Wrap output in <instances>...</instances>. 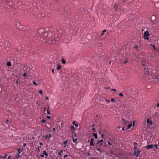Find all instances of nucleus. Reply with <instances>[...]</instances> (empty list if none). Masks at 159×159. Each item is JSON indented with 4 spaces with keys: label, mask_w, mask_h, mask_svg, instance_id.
Wrapping results in <instances>:
<instances>
[{
    "label": "nucleus",
    "mask_w": 159,
    "mask_h": 159,
    "mask_svg": "<svg viewBox=\"0 0 159 159\" xmlns=\"http://www.w3.org/2000/svg\"><path fill=\"white\" fill-rule=\"evenodd\" d=\"M154 147H155V148H158V145H157V144H155L154 145Z\"/></svg>",
    "instance_id": "obj_36"
},
{
    "label": "nucleus",
    "mask_w": 159,
    "mask_h": 159,
    "mask_svg": "<svg viewBox=\"0 0 159 159\" xmlns=\"http://www.w3.org/2000/svg\"><path fill=\"white\" fill-rule=\"evenodd\" d=\"M118 7H119V5L117 4H116L114 5V6L113 7V8L116 11V10H118Z\"/></svg>",
    "instance_id": "obj_12"
},
{
    "label": "nucleus",
    "mask_w": 159,
    "mask_h": 159,
    "mask_svg": "<svg viewBox=\"0 0 159 159\" xmlns=\"http://www.w3.org/2000/svg\"><path fill=\"white\" fill-rule=\"evenodd\" d=\"M63 152V150H61L60 152H58V154L59 156H61L62 155V153Z\"/></svg>",
    "instance_id": "obj_20"
},
{
    "label": "nucleus",
    "mask_w": 159,
    "mask_h": 159,
    "mask_svg": "<svg viewBox=\"0 0 159 159\" xmlns=\"http://www.w3.org/2000/svg\"><path fill=\"white\" fill-rule=\"evenodd\" d=\"M39 93L40 94H43V92H42V91L41 90H39Z\"/></svg>",
    "instance_id": "obj_32"
},
{
    "label": "nucleus",
    "mask_w": 159,
    "mask_h": 159,
    "mask_svg": "<svg viewBox=\"0 0 159 159\" xmlns=\"http://www.w3.org/2000/svg\"><path fill=\"white\" fill-rule=\"evenodd\" d=\"M52 72L53 73H54V69H52Z\"/></svg>",
    "instance_id": "obj_49"
},
{
    "label": "nucleus",
    "mask_w": 159,
    "mask_h": 159,
    "mask_svg": "<svg viewBox=\"0 0 159 159\" xmlns=\"http://www.w3.org/2000/svg\"><path fill=\"white\" fill-rule=\"evenodd\" d=\"M11 157V156H9L7 158V159H9V158Z\"/></svg>",
    "instance_id": "obj_57"
},
{
    "label": "nucleus",
    "mask_w": 159,
    "mask_h": 159,
    "mask_svg": "<svg viewBox=\"0 0 159 159\" xmlns=\"http://www.w3.org/2000/svg\"><path fill=\"white\" fill-rule=\"evenodd\" d=\"M40 157H44V155L43 154H41L40 155Z\"/></svg>",
    "instance_id": "obj_44"
},
{
    "label": "nucleus",
    "mask_w": 159,
    "mask_h": 159,
    "mask_svg": "<svg viewBox=\"0 0 159 159\" xmlns=\"http://www.w3.org/2000/svg\"><path fill=\"white\" fill-rule=\"evenodd\" d=\"M77 140V139H74V138H73V141L74 143H76Z\"/></svg>",
    "instance_id": "obj_26"
},
{
    "label": "nucleus",
    "mask_w": 159,
    "mask_h": 159,
    "mask_svg": "<svg viewBox=\"0 0 159 159\" xmlns=\"http://www.w3.org/2000/svg\"><path fill=\"white\" fill-rule=\"evenodd\" d=\"M133 144L135 146H136V145L137 144V143L136 142H134L133 143Z\"/></svg>",
    "instance_id": "obj_40"
},
{
    "label": "nucleus",
    "mask_w": 159,
    "mask_h": 159,
    "mask_svg": "<svg viewBox=\"0 0 159 159\" xmlns=\"http://www.w3.org/2000/svg\"><path fill=\"white\" fill-rule=\"evenodd\" d=\"M67 156H68L67 155V154L65 155L64 156V158H65L66 157H67Z\"/></svg>",
    "instance_id": "obj_43"
},
{
    "label": "nucleus",
    "mask_w": 159,
    "mask_h": 159,
    "mask_svg": "<svg viewBox=\"0 0 159 159\" xmlns=\"http://www.w3.org/2000/svg\"><path fill=\"white\" fill-rule=\"evenodd\" d=\"M142 61L143 62V66L144 68L145 69L149 68H148V67H146L145 66V59H143L142 60Z\"/></svg>",
    "instance_id": "obj_8"
},
{
    "label": "nucleus",
    "mask_w": 159,
    "mask_h": 159,
    "mask_svg": "<svg viewBox=\"0 0 159 159\" xmlns=\"http://www.w3.org/2000/svg\"><path fill=\"white\" fill-rule=\"evenodd\" d=\"M127 61H125L124 62V64H125V63H127Z\"/></svg>",
    "instance_id": "obj_64"
},
{
    "label": "nucleus",
    "mask_w": 159,
    "mask_h": 159,
    "mask_svg": "<svg viewBox=\"0 0 159 159\" xmlns=\"http://www.w3.org/2000/svg\"><path fill=\"white\" fill-rule=\"evenodd\" d=\"M134 48H137L138 50H139V49H138V46H135V47H134Z\"/></svg>",
    "instance_id": "obj_45"
},
{
    "label": "nucleus",
    "mask_w": 159,
    "mask_h": 159,
    "mask_svg": "<svg viewBox=\"0 0 159 159\" xmlns=\"http://www.w3.org/2000/svg\"><path fill=\"white\" fill-rule=\"evenodd\" d=\"M46 107H45L43 111H45L46 110Z\"/></svg>",
    "instance_id": "obj_61"
},
{
    "label": "nucleus",
    "mask_w": 159,
    "mask_h": 159,
    "mask_svg": "<svg viewBox=\"0 0 159 159\" xmlns=\"http://www.w3.org/2000/svg\"><path fill=\"white\" fill-rule=\"evenodd\" d=\"M7 154L5 155L4 156H0V157L1 158H3V159H6V158L7 157Z\"/></svg>",
    "instance_id": "obj_17"
},
{
    "label": "nucleus",
    "mask_w": 159,
    "mask_h": 159,
    "mask_svg": "<svg viewBox=\"0 0 159 159\" xmlns=\"http://www.w3.org/2000/svg\"><path fill=\"white\" fill-rule=\"evenodd\" d=\"M17 27L18 26L20 25V24L18 23V24H17Z\"/></svg>",
    "instance_id": "obj_62"
},
{
    "label": "nucleus",
    "mask_w": 159,
    "mask_h": 159,
    "mask_svg": "<svg viewBox=\"0 0 159 159\" xmlns=\"http://www.w3.org/2000/svg\"><path fill=\"white\" fill-rule=\"evenodd\" d=\"M43 155H44L46 157H48V153L47 152H46V151H44L43 152Z\"/></svg>",
    "instance_id": "obj_13"
},
{
    "label": "nucleus",
    "mask_w": 159,
    "mask_h": 159,
    "mask_svg": "<svg viewBox=\"0 0 159 159\" xmlns=\"http://www.w3.org/2000/svg\"><path fill=\"white\" fill-rule=\"evenodd\" d=\"M47 118H48V119H49L50 118V116H47Z\"/></svg>",
    "instance_id": "obj_53"
},
{
    "label": "nucleus",
    "mask_w": 159,
    "mask_h": 159,
    "mask_svg": "<svg viewBox=\"0 0 159 159\" xmlns=\"http://www.w3.org/2000/svg\"><path fill=\"white\" fill-rule=\"evenodd\" d=\"M9 122V120H7L6 121V123H7Z\"/></svg>",
    "instance_id": "obj_52"
},
{
    "label": "nucleus",
    "mask_w": 159,
    "mask_h": 159,
    "mask_svg": "<svg viewBox=\"0 0 159 159\" xmlns=\"http://www.w3.org/2000/svg\"><path fill=\"white\" fill-rule=\"evenodd\" d=\"M134 154L135 155V156L137 157H138L140 153L141 152V151L140 150H138L137 149V146H134Z\"/></svg>",
    "instance_id": "obj_2"
},
{
    "label": "nucleus",
    "mask_w": 159,
    "mask_h": 159,
    "mask_svg": "<svg viewBox=\"0 0 159 159\" xmlns=\"http://www.w3.org/2000/svg\"><path fill=\"white\" fill-rule=\"evenodd\" d=\"M52 35V33L49 31V28H41L38 32L37 36L40 40L43 43H45L48 39L50 38Z\"/></svg>",
    "instance_id": "obj_1"
},
{
    "label": "nucleus",
    "mask_w": 159,
    "mask_h": 159,
    "mask_svg": "<svg viewBox=\"0 0 159 159\" xmlns=\"http://www.w3.org/2000/svg\"><path fill=\"white\" fill-rule=\"evenodd\" d=\"M150 46H151L152 47L154 50L156 49L155 47V45L154 44H150Z\"/></svg>",
    "instance_id": "obj_25"
},
{
    "label": "nucleus",
    "mask_w": 159,
    "mask_h": 159,
    "mask_svg": "<svg viewBox=\"0 0 159 159\" xmlns=\"http://www.w3.org/2000/svg\"><path fill=\"white\" fill-rule=\"evenodd\" d=\"M125 126H124V127H123L122 128V130H125Z\"/></svg>",
    "instance_id": "obj_55"
},
{
    "label": "nucleus",
    "mask_w": 159,
    "mask_h": 159,
    "mask_svg": "<svg viewBox=\"0 0 159 159\" xmlns=\"http://www.w3.org/2000/svg\"><path fill=\"white\" fill-rule=\"evenodd\" d=\"M21 153V151L19 149H17V152L15 156V159H18V158L20 157V154Z\"/></svg>",
    "instance_id": "obj_5"
},
{
    "label": "nucleus",
    "mask_w": 159,
    "mask_h": 159,
    "mask_svg": "<svg viewBox=\"0 0 159 159\" xmlns=\"http://www.w3.org/2000/svg\"><path fill=\"white\" fill-rule=\"evenodd\" d=\"M107 31V30H103L102 31V33L101 34V36L103 35L104 34V33L106 32Z\"/></svg>",
    "instance_id": "obj_24"
},
{
    "label": "nucleus",
    "mask_w": 159,
    "mask_h": 159,
    "mask_svg": "<svg viewBox=\"0 0 159 159\" xmlns=\"http://www.w3.org/2000/svg\"><path fill=\"white\" fill-rule=\"evenodd\" d=\"M93 137H94L96 139H97L98 135L97 134L94 133L93 134Z\"/></svg>",
    "instance_id": "obj_19"
},
{
    "label": "nucleus",
    "mask_w": 159,
    "mask_h": 159,
    "mask_svg": "<svg viewBox=\"0 0 159 159\" xmlns=\"http://www.w3.org/2000/svg\"><path fill=\"white\" fill-rule=\"evenodd\" d=\"M61 65L59 64H58L57 66V70H60L61 69Z\"/></svg>",
    "instance_id": "obj_14"
},
{
    "label": "nucleus",
    "mask_w": 159,
    "mask_h": 159,
    "mask_svg": "<svg viewBox=\"0 0 159 159\" xmlns=\"http://www.w3.org/2000/svg\"><path fill=\"white\" fill-rule=\"evenodd\" d=\"M119 95L120 96H124V95L121 93H119Z\"/></svg>",
    "instance_id": "obj_29"
},
{
    "label": "nucleus",
    "mask_w": 159,
    "mask_h": 159,
    "mask_svg": "<svg viewBox=\"0 0 159 159\" xmlns=\"http://www.w3.org/2000/svg\"><path fill=\"white\" fill-rule=\"evenodd\" d=\"M33 83L34 84L35 86H36L37 85L36 82L35 81H33Z\"/></svg>",
    "instance_id": "obj_27"
},
{
    "label": "nucleus",
    "mask_w": 159,
    "mask_h": 159,
    "mask_svg": "<svg viewBox=\"0 0 159 159\" xmlns=\"http://www.w3.org/2000/svg\"><path fill=\"white\" fill-rule=\"evenodd\" d=\"M18 81L17 80H16V83L17 84H18Z\"/></svg>",
    "instance_id": "obj_59"
},
{
    "label": "nucleus",
    "mask_w": 159,
    "mask_h": 159,
    "mask_svg": "<svg viewBox=\"0 0 159 159\" xmlns=\"http://www.w3.org/2000/svg\"><path fill=\"white\" fill-rule=\"evenodd\" d=\"M121 120L123 121L124 126L125 127H126L129 123L128 121L127 120H125L124 119H122Z\"/></svg>",
    "instance_id": "obj_9"
},
{
    "label": "nucleus",
    "mask_w": 159,
    "mask_h": 159,
    "mask_svg": "<svg viewBox=\"0 0 159 159\" xmlns=\"http://www.w3.org/2000/svg\"><path fill=\"white\" fill-rule=\"evenodd\" d=\"M132 123L131 122V123L129 124L128 125V127L126 129H129L131 128V127H132Z\"/></svg>",
    "instance_id": "obj_15"
},
{
    "label": "nucleus",
    "mask_w": 159,
    "mask_h": 159,
    "mask_svg": "<svg viewBox=\"0 0 159 159\" xmlns=\"http://www.w3.org/2000/svg\"><path fill=\"white\" fill-rule=\"evenodd\" d=\"M144 36L143 38L144 39L148 40L149 39V36L150 35V34L148 31H145L143 33Z\"/></svg>",
    "instance_id": "obj_3"
},
{
    "label": "nucleus",
    "mask_w": 159,
    "mask_h": 159,
    "mask_svg": "<svg viewBox=\"0 0 159 159\" xmlns=\"http://www.w3.org/2000/svg\"><path fill=\"white\" fill-rule=\"evenodd\" d=\"M67 141H64L63 143L64 145H66L67 144Z\"/></svg>",
    "instance_id": "obj_28"
},
{
    "label": "nucleus",
    "mask_w": 159,
    "mask_h": 159,
    "mask_svg": "<svg viewBox=\"0 0 159 159\" xmlns=\"http://www.w3.org/2000/svg\"><path fill=\"white\" fill-rule=\"evenodd\" d=\"M156 106H157V107H159V103L157 104Z\"/></svg>",
    "instance_id": "obj_51"
},
{
    "label": "nucleus",
    "mask_w": 159,
    "mask_h": 159,
    "mask_svg": "<svg viewBox=\"0 0 159 159\" xmlns=\"http://www.w3.org/2000/svg\"><path fill=\"white\" fill-rule=\"evenodd\" d=\"M47 113H48V114H49V115H50L51 114V113H50V111H49V110H47Z\"/></svg>",
    "instance_id": "obj_38"
},
{
    "label": "nucleus",
    "mask_w": 159,
    "mask_h": 159,
    "mask_svg": "<svg viewBox=\"0 0 159 159\" xmlns=\"http://www.w3.org/2000/svg\"><path fill=\"white\" fill-rule=\"evenodd\" d=\"M46 120H45L43 119L41 120V122L42 123H45Z\"/></svg>",
    "instance_id": "obj_33"
},
{
    "label": "nucleus",
    "mask_w": 159,
    "mask_h": 159,
    "mask_svg": "<svg viewBox=\"0 0 159 159\" xmlns=\"http://www.w3.org/2000/svg\"><path fill=\"white\" fill-rule=\"evenodd\" d=\"M159 115V114H158V112H156L153 114L152 117L155 119H157Z\"/></svg>",
    "instance_id": "obj_6"
},
{
    "label": "nucleus",
    "mask_w": 159,
    "mask_h": 159,
    "mask_svg": "<svg viewBox=\"0 0 159 159\" xmlns=\"http://www.w3.org/2000/svg\"><path fill=\"white\" fill-rule=\"evenodd\" d=\"M94 124H93V125H91V126H92V127H94Z\"/></svg>",
    "instance_id": "obj_60"
},
{
    "label": "nucleus",
    "mask_w": 159,
    "mask_h": 159,
    "mask_svg": "<svg viewBox=\"0 0 159 159\" xmlns=\"http://www.w3.org/2000/svg\"><path fill=\"white\" fill-rule=\"evenodd\" d=\"M61 62L63 64H66V61L64 58H62L61 59Z\"/></svg>",
    "instance_id": "obj_18"
},
{
    "label": "nucleus",
    "mask_w": 159,
    "mask_h": 159,
    "mask_svg": "<svg viewBox=\"0 0 159 159\" xmlns=\"http://www.w3.org/2000/svg\"><path fill=\"white\" fill-rule=\"evenodd\" d=\"M43 137L44 139H47L48 137V136L46 135L45 137L43 136Z\"/></svg>",
    "instance_id": "obj_30"
},
{
    "label": "nucleus",
    "mask_w": 159,
    "mask_h": 159,
    "mask_svg": "<svg viewBox=\"0 0 159 159\" xmlns=\"http://www.w3.org/2000/svg\"><path fill=\"white\" fill-rule=\"evenodd\" d=\"M76 122L74 121L72 122V124L75 125L76 127H77L78 126V124H75Z\"/></svg>",
    "instance_id": "obj_23"
},
{
    "label": "nucleus",
    "mask_w": 159,
    "mask_h": 159,
    "mask_svg": "<svg viewBox=\"0 0 159 159\" xmlns=\"http://www.w3.org/2000/svg\"><path fill=\"white\" fill-rule=\"evenodd\" d=\"M92 130H93L94 132H96V129L94 128H93L92 129Z\"/></svg>",
    "instance_id": "obj_37"
},
{
    "label": "nucleus",
    "mask_w": 159,
    "mask_h": 159,
    "mask_svg": "<svg viewBox=\"0 0 159 159\" xmlns=\"http://www.w3.org/2000/svg\"><path fill=\"white\" fill-rule=\"evenodd\" d=\"M74 126H71L70 127V129H71V130L74 129Z\"/></svg>",
    "instance_id": "obj_35"
},
{
    "label": "nucleus",
    "mask_w": 159,
    "mask_h": 159,
    "mask_svg": "<svg viewBox=\"0 0 159 159\" xmlns=\"http://www.w3.org/2000/svg\"><path fill=\"white\" fill-rule=\"evenodd\" d=\"M49 109V106H48V110Z\"/></svg>",
    "instance_id": "obj_63"
},
{
    "label": "nucleus",
    "mask_w": 159,
    "mask_h": 159,
    "mask_svg": "<svg viewBox=\"0 0 159 159\" xmlns=\"http://www.w3.org/2000/svg\"><path fill=\"white\" fill-rule=\"evenodd\" d=\"M87 154H88V156H89L90 155V153H89V152H88L87 153Z\"/></svg>",
    "instance_id": "obj_58"
},
{
    "label": "nucleus",
    "mask_w": 159,
    "mask_h": 159,
    "mask_svg": "<svg viewBox=\"0 0 159 159\" xmlns=\"http://www.w3.org/2000/svg\"><path fill=\"white\" fill-rule=\"evenodd\" d=\"M45 99L46 100H48L49 99V98L47 97H46L45 98Z\"/></svg>",
    "instance_id": "obj_50"
},
{
    "label": "nucleus",
    "mask_w": 159,
    "mask_h": 159,
    "mask_svg": "<svg viewBox=\"0 0 159 159\" xmlns=\"http://www.w3.org/2000/svg\"><path fill=\"white\" fill-rule=\"evenodd\" d=\"M111 90L113 91H116V89H111Z\"/></svg>",
    "instance_id": "obj_54"
},
{
    "label": "nucleus",
    "mask_w": 159,
    "mask_h": 159,
    "mask_svg": "<svg viewBox=\"0 0 159 159\" xmlns=\"http://www.w3.org/2000/svg\"><path fill=\"white\" fill-rule=\"evenodd\" d=\"M96 150L100 152V154H102V151L101 150L99 147L97 148Z\"/></svg>",
    "instance_id": "obj_16"
},
{
    "label": "nucleus",
    "mask_w": 159,
    "mask_h": 159,
    "mask_svg": "<svg viewBox=\"0 0 159 159\" xmlns=\"http://www.w3.org/2000/svg\"><path fill=\"white\" fill-rule=\"evenodd\" d=\"M146 148L147 150H148L150 148H153V144H150L146 146L145 147Z\"/></svg>",
    "instance_id": "obj_7"
},
{
    "label": "nucleus",
    "mask_w": 159,
    "mask_h": 159,
    "mask_svg": "<svg viewBox=\"0 0 159 159\" xmlns=\"http://www.w3.org/2000/svg\"><path fill=\"white\" fill-rule=\"evenodd\" d=\"M108 144H109V145H112V144L109 142H108Z\"/></svg>",
    "instance_id": "obj_46"
},
{
    "label": "nucleus",
    "mask_w": 159,
    "mask_h": 159,
    "mask_svg": "<svg viewBox=\"0 0 159 159\" xmlns=\"http://www.w3.org/2000/svg\"><path fill=\"white\" fill-rule=\"evenodd\" d=\"M90 159H96L95 157H91Z\"/></svg>",
    "instance_id": "obj_47"
},
{
    "label": "nucleus",
    "mask_w": 159,
    "mask_h": 159,
    "mask_svg": "<svg viewBox=\"0 0 159 159\" xmlns=\"http://www.w3.org/2000/svg\"><path fill=\"white\" fill-rule=\"evenodd\" d=\"M111 100L112 102H115V100L114 98H111Z\"/></svg>",
    "instance_id": "obj_31"
},
{
    "label": "nucleus",
    "mask_w": 159,
    "mask_h": 159,
    "mask_svg": "<svg viewBox=\"0 0 159 159\" xmlns=\"http://www.w3.org/2000/svg\"><path fill=\"white\" fill-rule=\"evenodd\" d=\"M103 141V139H101L100 140H99L98 141V142L97 143L98 144L100 143H101L100 144L101 145L102 144V142Z\"/></svg>",
    "instance_id": "obj_22"
},
{
    "label": "nucleus",
    "mask_w": 159,
    "mask_h": 159,
    "mask_svg": "<svg viewBox=\"0 0 159 159\" xmlns=\"http://www.w3.org/2000/svg\"><path fill=\"white\" fill-rule=\"evenodd\" d=\"M39 144L41 146H43V143H39Z\"/></svg>",
    "instance_id": "obj_42"
},
{
    "label": "nucleus",
    "mask_w": 159,
    "mask_h": 159,
    "mask_svg": "<svg viewBox=\"0 0 159 159\" xmlns=\"http://www.w3.org/2000/svg\"><path fill=\"white\" fill-rule=\"evenodd\" d=\"M53 131H55L56 130V128H53Z\"/></svg>",
    "instance_id": "obj_56"
},
{
    "label": "nucleus",
    "mask_w": 159,
    "mask_h": 159,
    "mask_svg": "<svg viewBox=\"0 0 159 159\" xmlns=\"http://www.w3.org/2000/svg\"><path fill=\"white\" fill-rule=\"evenodd\" d=\"M26 146V143H24L23 145V147H24Z\"/></svg>",
    "instance_id": "obj_41"
},
{
    "label": "nucleus",
    "mask_w": 159,
    "mask_h": 159,
    "mask_svg": "<svg viewBox=\"0 0 159 159\" xmlns=\"http://www.w3.org/2000/svg\"><path fill=\"white\" fill-rule=\"evenodd\" d=\"M147 125L150 124V125H152L153 123L152 121H150L149 120V119H148L147 120Z\"/></svg>",
    "instance_id": "obj_11"
},
{
    "label": "nucleus",
    "mask_w": 159,
    "mask_h": 159,
    "mask_svg": "<svg viewBox=\"0 0 159 159\" xmlns=\"http://www.w3.org/2000/svg\"><path fill=\"white\" fill-rule=\"evenodd\" d=\"M59 38H57L55 40H52V41L49 40L48 41V43L54 44L56 43V42L58 41L59 40Z\"/></svg>",
    "instance_id": "obj_4"
},
{
    "label": "nucleus",
    "mask_w": 159,
    "mask_h": 159,
    "mask_svg": "<svg viewBox=\"0 0 159 159\" xmlns=\"http://www.w3.org/2000/svg\"><path fill=\"white\" fill-rule=\"evenodd\" d=\"M23 76H26V74L25 73H24L23 75Z\"/></svg>",
    "instance_id": "obj_48"
},
{
    "label": "nucleus",
    "mask_w": 159,
    "mask_h": 159,
    "mask_svg": "<svg viewBox=\"0 0 159 159\" xmlns=\"http://www.w3.org/2000/svg\"><path fill=\"white\" fill-rule=\"evenodd\" d=\"M52 137V134H49V135L48 136V137L49 138H50Z\"/></svg>",
    "instance_id": "obj_34"
},
{
    "label": "nucleus",
    "mask_w": 159,
    "mask_h": 159,
    "mask_svg": "<svg viewBox=\"0 0 159 159\" xmlns=\"http://www.w3.org/2000/svg\"><path fill=\"white\" fill-rule=\"evenodd\" d=\"M105 101H106V102H108V103H109V102H110V101H109V100H107V99H106L105 100Z\"/></svg>",
    "instance_id": "obj_39"
},
{
    "label": "nucleus",
    "mask_w": 159,
    "mask_h": 159,
    "mask_svg": "<svg viewBox=\"0 0 159 159\" xmlns=\"http://www.w3.org/2000/svg\"><path fill=\"white\" fill-rule=\"evenodd\" d=\"M7 65L8 66H10L11 65V63L10 61H8L7 63Z\"/></svg>",
    "instance_id": "obj_21"
},
{
    "label": "nucleus",
    "mask_w": 159,
    "mask_h": 159,
    "mask_svg": "<svg viewBox=\"0 0 159 159\" xmlns=\"http://www.w3.org/2000/svg\"><path fill=\"white\" fill-rule=\"evenodd\" d=\"M94 140V139H91L90 142L89 143L90 145L92 146H94V145L93 143Z\"/></svg>",
    "instance_id": "obj_10"
}]
</instances>
